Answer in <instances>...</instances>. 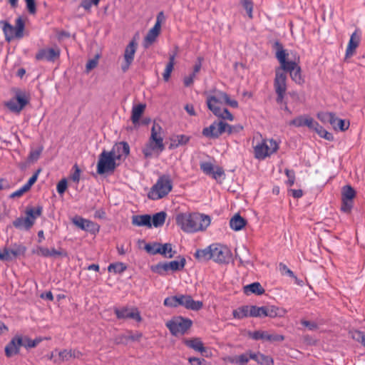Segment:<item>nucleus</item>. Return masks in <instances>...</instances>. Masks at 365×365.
<instances>
[{
  "instance_id": "obj_1",
  "label": "nucleus",
  "mask_w": 365,
  "mask_h": 365,
  "mask_svg": "<svg viewBox=\"0 0 365 365\" xmlns=\"http://www.w3.org/2000/svg\"><path fill=\"white\" fill-rule=\"evenodd\" d=\"M225 105L233 108H237L239 106L238 102L236 100L232 99L224 92H218L213 96H210L207 99V106L208 108L216 117L223 120L233 121V115L224 107Z\"/></svg>"
},
{
  "instance_id": "obj_2",
  "label": "nucleus",
  "mask_w": 365,
  "mask_h": 365,
  "mask_svg": "<svg viewBox=\"0 0 365 365\" xmlns=\"http://www.w3.org/2000/svg\"><path fill=\"white\" fill-rule=\"evenodd\" d=\"M275 46L277 47L275 56L280 63L279 68L285 73L289 72L292 81L301 84L303 79L301 74V68L298 66L299 57L295 56L294 59L287 61L289 53L283 48V46L279 42H276Z\"/></svg>"
},
{
  "instance_id": "obj_3",
  "label": "nucleus",
  "mask_w": 365,
  "mask_h": 365,
  "mask_svg": "<svg viewBox=\"0 0 365 365\" xmlns=\"http://www.w3.org/2000/svg\"><path fill=\"white\" fill-rule=\"evenodd\" d=\"M163 140V129L159 123L154 121L151 128L150 136L142 149L144 157L145 158H150L155 155L159 156L165 149Z\"/></svg>"
},
{
  "instance_id": "obj_4",
  "label": "nucleus",
  "mask_w": 365,
  "mask_h": 365,
  "mask_svg": "<svg viewBox=\"0 0 365 365\" xmlns=\"http://www.w3.org/2000/svg\"><path fill=\"white\" fill-rule=\"evenodd\" d=\"M205 216L197 212L179 213L176 216L177 225L185 232H195L202 228Z\"/></svg>"
},
{
  "instance_id": "obj_5",
  "label": "nucleus",
  "mask_w": 365,
  "mask_h": 365,
  "mask_svg": "<svg viewBox=\"0 0 365 365\" xmlns=\"http://www.w3.org/2000/svg\"><path fill=\"white\" fill-rule=\"evenodd\" d=\"M164 305L170 307L182 306L187 309L197 311L203 307V302L195 301L190 295L178 294L165 298Z\"/></svg>"
},
{
  "instance_id": "obj_6",
  "label": "nucleus",
  "mask_w": 365,
  "mask_h": 365,
  "mask_svg": "<svg viewBox=\"0 0 365 365\" xmlns=\"http://www.w3.org/2000/svg\"><path fill=\"white\" fill-rule=\"evenodd\" d=\"M43 212V207L41 206L29 207H27L25 214V217H18L13 221V225L19 230H29L35 224L38 217H39Z\"/></svg>"
},
{
  "instance_id": "obj_7",
  "label": "nucleus",
  "mask_w": 365,
  "mask_h": 365,
  "mask_svg": "<svg viewBox=\"0 0 365 365\" xmlns=\"http://www.w3.org/2000/svg\"><path fill=\"white\" fill-rule=\"evenodd\" d=\"M172 188L173 182L170 177L169 175L160 176L151 187L148 197L153 200L161 199L168 195Z\"/></svg>"
},
{
  "instance_id": "obj_8",
  "label": "nucleus",
  "mask_w": 365,
  "mask_h": 365,
  "mask_svg": "<svg viewBox=\"0 0 365 365\" xmlns=\"http://www.w3.org/2000/svg\"><path fill=\"white\" fill-rule=\"evenodd\" d=\"M3 24V31L6 41L10 42L17 38L21 39L24 37L25 29V22L21 17H18L15 21V25L12 26L7 21H1Z\"/></svg>"
},
{
  "instance_id": "obj_9",
  "label": "nucleus",
  "mask_w": 365,
  "mask_h": 365,
  "mask_svg": "<svg viewBox=\"0 0 365 365\" xmlns=\"http://www.w3.org/2000/svg\"><path fill=\"white\" fill-rule=\"evenodd\" d=\"M192 325L191 319L181 316L174 317L165 323L171 334L175 336L185 334Z\"/></svg>"
},
{
  "instance_id": "obj_10",
  "label": "nucleus",
  "mask_w": 365,
  "mask_h": 365,
  "mask_svg": "<svg viewBox=\"0 0 365 365\" xmlns=\"http://www.w3.org/2000/svg\"><path fill=\"white\" fill-rule=\"evenodd\" d=\"M119 165L109 151L103 150L98 156L97 173L99 175L113 173Z\"/></svg>"
},
{
  "instance_id": "obj_11",
  "label": "nucleus",
  "mask_w": 365,
  "mask_h": 365,
  "mask_svg": "<svg viewBox=\"0 0 365 365\" xmlns=\"http://www.w3.org/2000/svg\"><path fill=\"white\" fill-rule=\"evenodd\" d=\"M210 255V258L213 261L221 263L227 264L232 259V252L230 250L224 245L220 244H212L207 248V255Z\"/></svg>"
},
{
  "instance_id": "obj_12",
  "label": "nucleus",
  "mask_w": 365,
  "mask_h": 365,
  "mask_svg": "<svg viewBox=\"0 0 365 365\" xmlns=\"http://www.w3.org/2000/svg\"><path fill=\"white\" fill-rule=\"evenodd\" d=\"M278 149V144L273 139H263L254 146L255 158L264 160L270 156Z\"/></svg>"
},
{
  "instance_id": "obj_13",
  "label": "nucleus",
  "mask_w": 365,
  "mask_h": 365,
  "mask_svg": "<svg viewBox=\"0 0 365 365\" xmlns=\"http://www.w3.org/2000/svg\"><path fill=\"white\" fill-rule=\"evenodd\" d=\"M287 74L281 68H277L275 70V77L274 80V88L277 94L276 101L279 104L284 103V96L287 92Z\"/></svg>"
},
{
  "instance_id": "obj_14",
  "label": "nucleus",
  "mask_w": 365,
  "mask_h": 365,
  "mask_svg": "<svg viewBox=\"0 0 365 365\" xmlns=\"http://www.w3.org/2000/svg\"><path fill=\"white\" fill-rule=\"evenodd\" d=\"M60 55L61 50L57 46L54 48H43L38 51L35 58L37 61L54 62L59 58Z\"/></svg>"
},
{
  "instance_id": "obj_15",
  "label": "nucleus",
  "mask_w": 365,
  "mask_h": 365,
  "mask_svg": "<svg viewBox=\"0 0 365 365\" xmlns=\"http://www.w3.org/2000/svg\"><path fill=\"white\" fill-rule=\"evenodd\" d=\"M71 222L81 230L92 234H96L100 230V226L97 223L80 216L73 217Z\"/></svg>"
},
{
  "instance_id": "obj_16",
  "label": "nucleus",
  "mask_w": 365,
  "mask_h": 365,
  "mask_svg": "<svg viewBox=\"0 0 365 365\" xmlns=\"http://www.w3.org/2000/svg\"><path fill=\"white\" fill-rule=\"evenodd\" d=\"M356 195L355 190L350 185L343 187L341 190L342 205L341 210L344 212L351 211L353 206V199Z\"/></svg>"
},
{
  "instance_id": "obj_17",
  "label": "nucleus",
  "mask_w": 365,
  "mask_h": 365,
  "mask_svg": "<svg viewBox=\"0 0 365 365\" xmlns=\"http://www.w3.org/2000/svg\"><path fill=\"white\" fill-rule=\"evenodd\" d=\"M29 103L26 95L23 93H17L16 97L6 103V106L12 112L20 113Z\"/></svg>"
},
{
  "instance_id": "obj_18",
  "label": "nucleus",
  "mask_w": 365,
  "mask_h": 365,
  "mask_svg": "<svg viewBox=\"0 0 365 365\" xmlns=\"http://www.w3.org/2000/svg\"><path fill=\"white\" fill-rule=\"evenodd\" d=\"M23 345V336L19 334L15 335L5 346V355L11 358L19 354L20 348Z\"/></svg>"
},
{
  "instance_id": "obj_19",
  "label": "nucleus",
  "mask_w": 365,
  "mask_h": 365,
  "mask_svg": "<svg viewBox=\"0 0 365 365\" xmlns=\"http://www.w3.org/2000/svg\"><path fill=\"white\" fill-rule=\"evenodd\" d=\"M114 312L118 319H132L138 322L142 320L140 312L135 307L115 308Z\"/></svg>"
},
{
  "instance_id": "obj_20",
  "label": "nucleus",
  "mask_w": 365,
  "mask_h": 365,
  "mask_svg": "<svg viewBox=\"0 0 365 365\" xmlns=\"http://www.w3.org/2000/svg\"><path fill=\"white\" fill-rule=\"evenodd\" d=\"M136 50L137 43L133 40L128 43L124 51V61L121 65V68L123 72L127 71L133 63Z\"/></svg>"
},
{
  "instance_id": "obj_21",
  "label": "nucleus",
  "mask_w": 365,
  "mask_h": 365,
  "mask_svg": "<svg viewBox=\"0 0 365 365\" xmlns=\"http://www.w3.org/2000/svg\"><path fill=\"white\" fill-rule=\"evenodd\" d=\"M117 161L125 158L130 153V146L128 143L121 141L115 143L109 151Z\"/></svg>"
},
{
  "instance_id": "obj_22",
  "label": "nucleus",
  "mask_w": 365,
  "mask_h": 365,
  "mask_svg": "<svg viewBox=\"0 0 365 365\" xmlns=\"http://www.w3.org/2000/svg\"><path fill=\"white\" fill-rule=\"evenodd\" d=\"M225 120L219 118L207 127V137L217 138L225 133Z\"/></svg>"
},
{
  "instance_id": "obj_23",
  "label": "nucleus",
  "mask_w": 365,
  "mask_h": 365,
  "mask_svg": "<svg viewBox=\"0 0 365 365\" xmlns=\"http://www.w3.org/2000/svg\"><path fill=\"white\" fill-rule=\"evenodd\" d=\"M210 175L217 182H221L225 178V173L222 168L213 165L207 162V175Z\"/></svg>"
},
{
  "instance_id": "obj_24",
  "label": "nucleus",
  "mask_w": 365,
  "mask_h": 365,
  "mask_svg": "<svg viewBox=\"0 0 365 365\" xmlns=\"http://www.w3.org/2000/svg\"><path fill=\"white\" fill-rule=\"evenodd\" d=\"M360 34L356 30L351 35L346 50V57L351 56L356 48L358 47L360 42Z\"/></svg>"
},
{
  "instance_id": "obj_25",
  "label": "nucleus",
  "mask_w": 365,
  "mask_h": 365,
  "mask_svg": "<svg viewBox=\"0 0 365 365\" xmlns=\"http://www.w3.org/2000/svg\"><path fill=\"white\" fill-rule=\"evenodd\" d=\"M160 29H159L158 24H155L153 27L149 30L146 36L144 38V47L148 48L156 40L159 36Z\"/></svg>"
},
{
  "instance_id": "obj_26",
  "label": "nucleus",
  "mask_w": 365,
  "mask_h": 365,
  "mask_svg": "<svg viewBox=\"0 0 365 365\" xmlns=\"http://www.w3.org/2000/svg\"><path fill=\"white\" fill-rule=\"evenodd\" d=\"M252 351L246 352L240 355L227 356L226 361L231 364H235L237 365H245L251 359Z\"/></svg>"
},
{
  "instance_id": "obj_27",
  "label": "nucleus",
  "mask_w": 365,
  "mask_h": 365,
  "mask_svg": "<svg viewBox=\"0 0 365 365\" xmlns=\"http://www.w3.org/2000/svg\"><path fill=\"white\" fill-rule=\"evenodd\" d=\"M182 342L195 351L202 352L205 350L203 342L200 338L184 339Z\"/></svg>"
},
{
  "instance_id": "obj_28",
  "label": "nucleus",
  "mask_w": 365,
  "mask_h": 365,
  "mask_svg": "<svg viewBox=\"0 0 365 365\" xmlns=\"http://www.w3.org/2000/svg\"><path fill=\"white\" fill-rule=\"evenodd\" d=\"M132 223L138 227L145 226L151 227V216L149 215H134L132 217Z\"/></svg>"
},
{
  "instance_id": "obj_29",
  "label": "nucleus",
  "mask_w": 365,
  "mask_h": 365,
  "mask_svg": "<svg viewBox=\"0 0 365 365\" xmlns=\"http://www.w3.org/2000/svg\"><path fill=\"white\" fill-rule=\"evenodd\" d=\"M251 359L260 365H273L274 360L269 356L260 352H252Z\"/></svg>"
},
{
  "instance_id": "obj_30",
  "label": "nucleus",
  "mask_w": 365,
  "mask_h": 365,
  "mask_svg": "<svg viewBox=\"0 0 365 365\" xmlns=\"http://www.w3.org/2000/svg\"><path fill=\"white\" fill-rule=\"evenodd\" d=\"M145 109V105L143 103L133 106L131 111V120L134 125H136L139 123V120L143 114Z\"/></svg>"
},
{
  "instance_id": "obj_31",
  "label": "nucleus",
  "mask_w": 365,
  "mask_h": 365,
  "mask_svg": "<svg viewBox=\"0 0 365 365\" xmlns=\"http://www.w3.org/2000/svg\"><path fill=\"white\" fill-rule=\"evenodd\" d=\"M157 246H158V248L156 250H155V252H153V253L160 254L167 258H172L174 256L175 252L173 251L171 244H170V243H165L163 245L160 244V245H157Z\"/></svg>"
},
{
  "instance_id": "obj_32",
  "label": "nucleus",
  "mask_w": 365,
  "mask_h": 365,
  "mask_svg": "<svg viewBox=\"0 0 365 365\" xmlns=\"http://www.w3.org/2000/svg\"><path fill=\"white\" fill-rule=\"evenodd\" d=\"M244 292L246 294H255L261 295L264 293V289L259 282H253L244 287Z\"/></svg>"
},
{
  "instance_id": "obj_33",
  "label": "nucleus",
  "mask_w": 365,
  "mask_h": 365,
  "mask_svg": "<svg viewBox=\"0 0 365 365\" xmlns=\"http://www.w3.org/2000/svg\"><path fill=\"white\" fill-rule=\"evenodd\" d=\"M331 125L334 130H339L341 131H345L349 128V127L350 125V123L349 120H343V119L337 118L334 114V117L332 118V120L331 122Z\"/></svg>"
},
{
  "instance_id": "obj_34",
  "label": "nucleus",
  "mask_w": 365,
  "mask_h": 365,
  "mask_svg": "<svg viewBox=\"0 0 365 365\" xmlns=\"http://www.w3.org/2000/svg\"><path fill=\"white\" fill-rule=\"evenodd\" d=\"M189 137L185 135H177L170 138V149L176 148L185 145L189 141Z\"/></svg>"
},
{
  "instance_id": "obj_35",
  "label": "nucleus",
  "mask_w": 365,
  "mask_h": 365,
  "mask_svg": "<svg viewBox=\"0 0 365 365\" xmlns=\"http://www.w3.org/2000/svg\"><path fill=\"white\" fill-rule=\"evenodd\" d=\"M246 225V220L240 215H235L230 221L231 229L235 231L242 230Z\"/></svg>"
},
{
  "instance_id": "obj_36",
  "label": "nucleus",
  "mask_w": 365,
  "mask_h": 365,
  "mask_svg": "<svg viewBox=\"0 0 365 365\" xmlns=\"http://www.w3.org/2000/svg\"><path fill=\"white\" fill-rule=\"evenodd\" d=\"M175 56V53L170 54L169 62L167 63L164 72L163 73V79L166 82L169 81L171 73L174 68Z\"/></svg>"
},
{
  "instance_id": "obj_37",
  "label": "nucleus",
  "mask_w": 365,
  "mask_h": 365,
  "mask_svg": "<svg viewBox=\"0 0 365 365\" xmlns=\"http://www.w3.org/2000/svg\"><path fill=\"white\" fill-rule=\"evenodd\" d=\"M166 218L165 212H157L151 217L152 226L155 227H161L164 225Z\"/></svg>"
},
{
  "instance_id": "obj_38",
  "label": "nucleus",
  "mask_w": 365,
  "mask_h": 365,
  "mask_svg": "<svg viewBox=\"0 0 365 365\" xmlns=\"http://www.w3.org/2000/svg\"><path fill=\"white\" fill-rule=\"evenodd\" d=\"M233 316L236 319H242L250 317V306H243L233 311Z\"/></svg>"
},
{
  "instance_id": "obj_39",
  "label": "nucleus",
  "mask_w": 365,
  "mask_h": 365,
  "mask_svg": "<svg viewBox=\"0 0 365 365\" xmlns=\"http://www.w3.org/2000/svg\"><path fill=\"white\" fill-rule=\"evenodd\" d=\"M127 269V266L123 262H115L110 264L108 267V271L109 272H113L114 274H120Z\"/></svg>"
},
{
  "instance_id": "obj_40",
  "label": "nucleus",
  "mask_w": 365,
  "mask_h": 365,
  "mask_svg": "<svg viewBox=\"0 0 365 365\" xmlns=\"http://www.w3.org/2000/svg\"><path fill=\"white\" fill-rule=\"evenodd\" d=\"M167 263L169 270L178 271L184 268L185 265V259L182 257L180 260H173L171 262H168Z\"/></svg>"
},
{
  "instance_id": "obj_41",
  "label": "nucleus",
  "mask_w": 365,
  "mask_h": 365,
  "mask_svg": "<svg viewBox=\"0 0 365 365\" xmlns=\"http://www.w3.org/2000/svg\"><path fill=\"white\" fill-rule=\"evenodd\" d=\"M269 314L266 312L265 307L250 306V317H262Z\"/></svg>"
},
{
  "instance_id": "obj_42",
  "label": "nucleus",
  "mask_w": 365,
  "mask_h": 365,
  "mask_svg": "<svg viewBox=\"0 0 365 365\" xmlns=\"http://www.w3.org/2000/svg\"><path fill=\"white\" fill-rule=\"evenodd\" d=\"M152 272L160 275H165L169 271L167 262H160L151 267Z\"/></svg>"
},
{
  "instance_id": "obj_43",
  "label": "nucleus",
  "mask_w": 365,
  "mask_h": 365,
  "mask_svg": "<svg viewBox=\"0 0 365 365\" xmlns=\"http://www.w3.org/2000/svg\"><path fill=\"white\" fill-rule=\"evenodd\" d=\"M249 336L255 340H266L268 341L269 333L263 331H256L254 332H250Z\"/></svg>"
},
{
  "instance_id": "obj_44",
  "label": "nucleus",
  "mask_w": 365,
  "mask_h": 365,
  "mask_svg": "<svg viewBox=\"0 0 365 365\" xmlns=\"http://www.w3.org/2000/svg\"><path fill=\"white\" fill-rule=\"evenodd\" d=\"M26 247L21 245H14L13 248L11 249V254L13 258L19 255H24L26 252Z\"/></svg>"
},
{
  "instance_id": "obj_45",
  "label": "nucleus",
  "mask_w": 365,
  "mask_h": 365,
  "mask_svg": "<svg viewBox=\"0 0 365 365\" xmlns=\"http://www.w3.org/2000/svg\"><path fill=\"white\" fill-rule=\"evenodd\" d=\"M320 137L327 140H333L334 136L333 135L327 131L325 129H324L320 125L317 127V130H315Z\"/></svg>"
},
{
  "instance_id": "obj_46",
  "label": "nucleus",
  "mask_w": 365,
  "mask_h": 365,
  "mask_svg": "<svg viewBox=\"0 0 365 365\" xmlns=\"http://www.w3.org/2000/svg\"><path fill=\"white\" fill-rule=\"evenodd\" d=\"M71 354H72V350H67V349H63L62 351H60L58 352V360H55L56 362L58 361V362H62V361H68L70 358H71Z\"/></svg>"
},
{
  "instance_id": "obj_47",
  "label": "nucleus",
  "mask_w": 365,
  "mask_h": 365,
  "mask_svg": "<svg viewBox=\"0 0 365 365\" xmlns=\"http://www.w3.org/2000/svg\"><path fill=\"white\" fill-rule=\"evenodd\" d=\"M334 115V113H333L322 112L317 114V118L322 123H329L331 124Z\"/></svg>"
},
{
  "instance_id": "obj_48",
  "label": "nucleus",
  "mask_w": 365,
  "mask_h": 365,
  "mask_svg": "<svg viewBox=\"0 0 365 365\" xmlns=\"http://www.w3.org/2000/svg\"><path fill=\"white\" fill-rule=\"evenodd\" d=\"M307 115H299L289 123V125L295 127H302L305 125V120Z\"/></svg>"
},
{
  "instance_id": "obj_49",
  "label": "nucleus",
  "mask_w": 365,
  "mask_h": 365,
  "mask_svg": "<svg viewBox=\"0 0 365 365\" xmlns=\"http://www.w3.org/2000/svg\"><path fill=\"white\" fill-rule=\"evenodd\" d=\"M352 338L360 342L365 347V334L360 331H354L352 332Z\"/></svg>"
},
{
  "instance_id": "obj_50",
  "label": "nucleus",
  "mask_w": 365,
  "mask_h": 365,
  "mask_svg": "<svg viewBox=\"0 0 365 365\" xmlns=\"http://www.w3.org/2000/svg\"><path fill=\"white\" fill-rule=\"evenodd\" d=\"M29 190L24 185L21 187L10 194L9 197L11 199L21 197L24 193Z\"/></svg>"
},
{
  "instance_id": "obj_51",
  "label": "nucleus",
  "mask_w": 365,
  "mask_h": 365,
  "mask_svg": "<svg viewBox=\"0 0 365 365\" xmlns=\"http://www.w3.org/2000/svg\"><path fill=\"white\" fill-rule=\"evenodd\" d=\"M243 7L247 11L250 18H252L253 4L250 0H242Z\"/></svg>"
},
{
  "instance_id": "obj_52",
  "label": "nucleus",
  "mask_w": 365,
  "mask_h": 365,
  "mask_svg": "<svg viewBox=\"0 0 365 365\" xmlns=\"http://www.w3.org/2000/svg\"><path fill=\"white\" fill-rule=\"evenodd\" d=\"M319 124L315 121L312 118L307 115L305 120V125L308 127L309 129H312L316 130Z\"/></svg>"
},
{
  "instance_id": "obj_53",
  "label": "nucleus",
  "mask_w": 365,
  "mask_h": 365,
  "mask_svg": "<svg viewBox=\"0 0 365 365\" xmlns=\"http://www.w3.org/2000/svg\"><path fill=\"white\" fill-rule=\"evenodd\" d=\"M301 324L306 327L309 331H316L319 328L318 324L315 322L302 320Z\"/></svg>"
},
{
  "instance_id": "obj_54",
  "label": "nucleus",
  "mask_w": 365,
  "mask_h": 365,
  "mask_svg": "<svg viewBox=\"0 0 365 365\" xmlns=\"http://www.w3.org/2000/svg\"><path fill=\"white\" fill-rule=\"evenodd\" d=\"M98 58H99L98 55H96L95 56V58L88 61V62L86 63V71L88 72L97 66L98 63Z\"/></svg>"
},
{
  "instance_id": "obj_55",
  "label": "nucleus",
  "mask_w": 365,
  "mask_h": 365,
  "mask_svg": "<svg viewBox=\"0 0 365 365\" xmlns=\"http://www.w3.org/2000/svg\"><path fill=\"white\" fill-rule=\"evenodd\" d=\"M242 128L241 125H231L225 123V132H227L228 134H232L234 132H238L242 130Z\"/></svg>"
},
{
  "instance_id": "obj_56",
  "label": "nucleus",
  "mask_w": 365,
  "mask_h": 365,
  "mask_svg": "<svg viewBox=\"0 0 365 365\" xmlns=\"http://www.w3.org/2000/svg\"><path fill=\"white\" fill-rule=\"evenodd\" d=\"M67 188V180L66 179H62L58 182L56 186V190L58 194L62 195L65 192Z\"/></svg>"
},
{
  "instance_id": "obj_57",
  "label": "nucleus",
  "mask_w": 365,
  "mask_h": 365,
  "mask_svg": "<svg viewBox=\"0 0 365 365\" xmlns=\"http://www.w3.org/2000/svg\"><path fill=\"white\" fill-rule=\"evenodd\" d=\"M25 1L29 13L31 14H35L36 12L35 0H25Z\"/></svg>"
},
{
  "instance_id": "obj_58",
  "label": "nucleus",
  "mask_w": 365,
  "mask_h": 365,
  "mask_svg": "<svg viewBox=\"0 0 365 365\" xmlns=\"http://www.w3.org/2000/svg\"><path fill=\"white\" fill-rule=\"evenodd\" d=\"M73 169L74 170L73 173L71 176V179L76 182H78L80 180V176H81V170L78 168V166L75 164L73 167Z\"/></svg>"
},
{
  "instance_id": "obj_59",
  "label": "nucleus",
  "mask_w": 365,
  "mask_h": 365,
  "mask_svg": "<svg viewBox=\"0 0 365 365\" xmlns=\"http://www.w3.org/2000/svg\"><path fill=\"white\" fill-rule=\"evenodd\" d=\"M36 253L44 257H51L50 249L43 247H39L37 248Z\"/></svg>"
},
{
  "instance_id": "obj_60",
  "label": "nucleus",
  "mask_w": 365,
  "mask_h": 365,
  "mask_svg": "<svg viewBox=\"0 0 365 365\" xmlns=\"http://www.w3.org/2000/svg\"><path fill=\"white\" fill-rule=\"evenodd\" d=\"M40 170H38L28 180V182L24 184V185L30 190L31 186L36 182L38 174L40 173Z\"/></svg>"
},
{
  "instance_id": "obj_61",
  "label": "nucleus",
  "mask_w": 365,
  "mask_h": 365,
  "mask_svg": "<svg viewBox=\"0 0 365 365\" xmlns=\"http://www.w3.org/2000/svg\"><path fill=\"white\" fill-rule=\"evenodd\" d=\"M279 269L282 274H287L292 277H294V272L289 269L284 264L280 263L279 264Z\"/></svg>"
},
{
  "instance_id": "obj_62",
  "label": "nucleus",
  "mask_w": 365,
  "mask_h": 365,
  "mask_svg": "<svg viewBox=\"0 0 365 365\" xmlns=\"http://www.w3.org/2000/svg\"><path fill=\"white\" fill-rule=\"evenodd\" d=\"M23 346L26 349H31L34 348L35 343L34 342V339H31L28 336H23Z\"/></svg>"
},
{
  "instance_id": "obj_63",
  "label": "nucleus",
  "mask_w": 365,
  "mask_h": 365,
  "mask_svg": "<svg viewBox=\"0 0 365 365\" xmlns=\"http://www.w3.org/2000/svg\"><path fill=\"white\" fill-rule=\"evenodd\" d=\"M285 173L288 178L287 185L289 186H292L294 183L295 179L294 172L293 170H286Z\"/></svg>"
},
{
  "instance_id": "obj_64",
  "label": "nucleus",
  "mask_w": 365,
  "mask_h": 365,
  "mask_svg": "<svg viewBox=\"0 0 365 365\" xmlns=\"http://www.w3.org/2000/svg\"><path fill=\"white\" fill-rule=\"evenodd\" d=\"M160 245L159 243H154V244H146L145 246V250L152 255H156L157 253H153V252H155V250H157L158 246Z\"/></svg>"
}]
</instances>
